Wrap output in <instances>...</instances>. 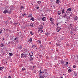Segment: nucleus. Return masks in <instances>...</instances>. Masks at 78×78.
Returning <instances> with one entry per match:
<instances>
[{"label": "nucleus", "mask_w": 78, "mask_h": 78, "mask_svg": "<svg viewBox=\"0 0 78 78\" xmlns=\"http://www.w3.org/2000/svg\"><path fill=\"white\" fill-rule=\"evenodd\" d=\"M71 11H72V8H69L67 9L66 13H67V14H70V13H71L70 12Z\"/></svg>", "instance_id": "obj_1"}, {"label": "nucleus", "mask_w": 78, "mask_h": 78, "mask_svg": "<svg viewBox=\"0 0 78 78\" xmlns=\"http://www.w3.org/2000/svg\"><path fill=\"white\" fill-rule=\"evenodd\" d=\"M33 17V15L31 14H29V15L27 16V18H29V19H31V17Z\"/></svg>", "instance_id": "obj_2"}, {"label": "nucleus", "mask_w": 78, "mask_h": 78, "mask_svg": "<svg viewBox=\"0 0 78 78\" xmlns=\"http://www.w3.org/2000/svg\"><path fill=\"white\" fill-rule=\"evenodd\" d=\"M61 11H58L57 12V14L58 15H61V14H62Z\"/></svg>", "instance_id": "obj_3"}, {"label": "nucleus", "mask_w": 78, "mask_h": 78, "mask_svg": "<svg viewBox=\"0 0 78 78\" xmlns=\"http://www.w3.org/2000/svg\"><path fill=\"white\" fill-rule=\"evenodd\" d=\"M8 10L6 9H5V10L3 12V13L4 14H6L7 12L8 13Z\"/></svg>", "instance_id": "obj_4"}, {"label": "nucleus", "mask_w": 78, "mask_h": 78, "mask_svg": "<svg viewBox=\"0 0 78 78\" xmlns=\"http://www.w3.org/2000/svg\"><path fill=\"white\" fill-rule=\"evenodd\" d=\"M43 28V26L42 25H40L39 26V30H41Z\"/></svg>", "instance_id": "obj_5"}, {"label": "nucleus", "mask_w": 78, "mask_h": 78, "mask_svg": "<svg viewBox=\"0 0 78 78\" xmlns=\"http://www.w3.org/2000/svg\"><path fill=\"white\" fill-rule=\"evenodd\" d=\"M39 76L41 78H44V77L42 76V74H41V73H40Z\"/></svg>", "instance_id": "obj_6"}, {"label": "nucleus", "mask_w": 78, "mask_h": 78, "mask_svg": "<svg viewBox=\"0 0 78 78\" xmlns=\"http://www.w3.org/2000/svg\"><path fill=\"white\" fill-rule=\"evenodd\" d=\"M30 26H31V27H34V24L33 23H31L30 25Z\"/></svg>", "instance_id": "obj_7"}, {"label": "nucleus", "mask_w": 78, "mask_h": 78, "mask_svg": "<svg viewBox=\"0 0 78 78\" xmlns=\"http://www.w3.org/2000/svg\"><path fill=\"white\" fill-rule=\"evenodd\" d=\"M59 2H60V1L59 0H57L56 1V3H57V4H59Z\"/></svg>", "instance_id": "obj_8"}, {"label": "nucleus", "mask_w": 78, "mask_h": 78, "mask_svg": "<svg viewBox=\"0 0 78 78\" xmlns=\"http://www.w3.org/2000/svg\"><path fill=\"white\" fill-rule=\"evenodd\" d=\"M30 56V57H31V56H33V53L31 52V53L29 54Z\"/></svg>", "instance_id": "obj_9"}, {"label": "nucleus", "mask_w": 78, "mask_h": 78, "mask_svg": "<svg viewBox=\"0 0 78 78\" xmlns=\"http://www.w3.org/2000/svg\"><path fill=\"white\" fill-rule=\"evenodd\" d=\"M38 33H39L40 32V33H42L43 32V30H42V29H39V30L38 31Z\"/></svg>", "instance_id": "obj_10"}, {"label": "nucleus", "mask_w": 78, "mask_h": 78, "mask_svg": "<svg viewBox=\"0 0 78 78\" xmlns=\"http://www.w3.org/2000/svg\"><path fill=\"white\" fill-rule=\"evenodd\" d=\"M60 62L62 64H64L65 62L63 60H61L60 61Z\"/></svg>", "instance_id": "obj_11"}, {"label": "nucleus", "mask_w": 78, "mask_h": 78, "mask_svg": "<svg viewBox=\"0 0 78 78\" xmlns=\"http://www.w3.org/2000/svg\"><path fill=\"white\" fill-rule=\"evenodd\" d=\"M42 20L43 21H45L46 20V18L45 17H44L42 19Z\"/></svg>", "instance_id": "obj_12"}, {"label": "nucleus", "mask_w": 78, "mask_h": 78, "mask_svg": "<svg viewBox=\"0 0 78 78\" xmlns=\"http://www.w3.org/2000/svg\"><path fill=\"white\" fill-rule=\"evenodd\" d=\"M40 72L41 73H44V70H43L42 69H41L40 71Z\"/></svg>", "instance_id": "obj_13"}, {"label": "nucleus", "mask_w": 78, "mask_h": 78, "mask_svg": "<svg viewBox=\"0 0 78 78\" xmlns=\"http://www.w3.org/2000/svg\"><path fill=\"white\" fill-rule=\"evenodd\" d=\"M78 17H77V16H76L74 18V20H78Z\"/></svg>", "instance_id": "obj_14"}, {"label": "nucleus", "mask_w": 78, "mask_h": 78, "mask_svg": "<svg viewBox=\"0 0 78 78\" xmlns=\"http://www.w3.org/2000/svg\"><path fill=\"white\" fill-rule=\"evenodd\" d=\"M73 24H70L69 27H70L71 28H73Z\"/></svg>", "instance_id": "obj_15"}, {"label": "nucleus", "mask_w": 78, "mask_h": 78, "mask_svg": "<svg viewBox=\"0 0 78 78\" xmlns=\"http://www.w3.org/2000/svg\"><path fill=\"white\" fill-rule=\"evenodd\" d=\"M23 55H24V54L22 53L21 55V58H23Z\"/></svg>", "instance_id": "obj_16"}, {"label": "nucleus", "mask_w": 78, "mask_h": 78, "mask_svg": "<svg viewBox=\"0 0 78 78\" xmlns=\"http://www.w3.org/2000/svg\"><path fill=\"white\" fill-rule=\"evenodd\" d=\"M29 59H30V61H33V57H30L29 58Z\"/></svg>", "instance_id": "obj_17"}, {"label": "nucleus", "mask_w": 78, "mask_h": 78, "mask_svg": "<svg viewBox=\"0 0 78 78\" xmlns=\"http://www.w3.org/2000/svg\"><path fill=\"white\" fill-rule=\"evenodd\" d=\"M62 14H64V13H65V10L64 9H63L62 11Z\"/></svg>", "instance_id": "obj_18"}, {"label": "nucleus", "mask_w": 78, "mask_h": 78, "mask_svg": "<svg viewBox=\"0 0 78 78\" xmlns=\"http://www.w3.org/2000/svg\"><path fill=\"white\" fill-rule=\"evenodd\" d=\"M60 30H61V29H56V31L58 33V32H59V31H60Z\"/></svg>", "instance_id": "obj_19"}, {"label": "nucleus", "mask_w": 78, "mask_h": 78, "mask_svg": "<svg viewBox=\"0 0 78 78\" xmlns=\"http://www.w3.org/2000/svg\"><path fill=\"white\" fill-rule=\"evenodd\" d=\"M8 13L9 14H11V10H10L9 11L8 10Z\"/></svg>", "instance_id": "obj_20"}, {"label": "nucleus", "mask_w": 78, "mask_h": 78, "mask_svg": "<svg viewBox=\"0 0 78 78\" xmlns=\"http://www.w3.org/2000/svg\"><path fill=\"white\" fill-rule=\"evenodd\" d=\"M27 15V14L26 13H23L22 14V16H23V17H25V16Z\"/></svg>", "instance_id": "obj_21"}, {"label": "nucleus", "mask_w": 78, "mask_h": 78, "mask_svg": "<svg viewBox=\"0 0 78 78\" xmlns=\"http://www.w3.org/2000/svg\"><path fill=\"white\" fill-rule=\"evenodd\" d=\"M45 34L46 35H49V34H50V33H45Z\"/></svg>", "instance_id": "obj_22"}, {"label": "nucleus", "mask_w": 78, "mask_h": 78, "mask_svg": "<svg viewBox=\"0 0 78 78\" xmlns=\"http://www.w3.org/2000/svg\"><path fill=\"white\" fill-rule=\"evenodd\" d=\"M44 73H47V70L46 69H45L44 70Z\"/></svg>", "instance_id": "obj_23"}, {"label": "nucleus", "mask_w": 78, "mask_h": 78, "mask_svg": "<svg viewBox=\"0 0 78 78\" xmlns=\"http://www.w3.org/2000/svg\"><path fill=\"white\" fill-rule=\"evenodd\" d=\"M37 3L38 4H40V3H41V1H38L37 2Z\"/></svg>", "instance_id": "obj_24"}, {"label": "nucleus", "mask_w": 78, "mask_h": 78, "mask_svg": "<svg viewBox=\"0 0 78 78\" xmlns=\"http://www.w3.org/2000/svg\"><path fill=\"white\" fill-rule=\"evenodd\" d=\"M12 55H13L12 53H10L9 54V56H12Z\"/></svg>", "instance_id": "obj_25"}, {"label": "nucleus", "mask_w": 78, "mask_h": 78, "mask_svg": "<svg viewBox=\"0 0 78 78\" xmlns=\"http://www.w3.org/2000/svg\"><path fill=\"white\" fill-rule=\"evenodd\" d=\"M44 75H46V76H48V73H47H47H44Z\"/></svg>", "instance_id": "obj_26"}, {"label": "nucleus", "mask_w": 78, "mask_h": 78, "mask_svg": "<svg viewBox=\"0 0 78 78\" xmlns=\"http://www.w3.org/2000/svg\"><path fill=\"white\" fill-rule=\"evenodd\" d=\"M31 20L32 21H34V18L33 17L31 18Z\"/></svg>", "instance_id": "obj_27"}, {"label": "nucleus", "mask_w": 78, "mask_h": 78, "mask_svg": "<svg viewBox=\"0 0 78 78\" xmlns=\"http://www.w3.org/2000/svg\"><path fill=\"white\" fill-rule=\"evenodd\" d=\"M27 54H24L23 55V57H24V58H26V56H27Z\"/></svg>", "instance_id": "obj_28"}, {"label": "nucleus", "mask_w": 78, "mask_h": 78, "mask_svg": "<svg viewBox=\"0 0 78 78\" xmlns=\"http://www.w3.org/2000/svg\"><path fill=\"white\" fill-rule=\"evenodd\" d=\"M56 45L57 46H59L60 44L59 43H56Z\"/></svg>", "instance_id": "obj_29"}, {"label": "nucleus", "mask_w": 78, "mask_h": 78, "mask_svg": "<svg viewBox=\"0 0 78 78\" xmlns=\"http://www.w3.org/2000/svg\"><path fill=\"white\" fill-rule=\"evenodd\" d=\"M26 70V69L25 68H22V70L23 71H24V70Z\"/></svg>", "instance_id": "obj_30"}, {"label": "nucleus", "mask_w": 78, "mask_h": 78, "mask_svg": "<svg viewBox=\"0 0 78 78\" xmlns=\"http://www.w3.org/2000/svg\"><path fill=\"white\" fill-rule=\"evenodd\" d=\"M50 21H51V22H53V19L51 18L50 19Z\"/></svg>", "instance_id": "obj_31"}, {"label": "nucleus", "mask_w": 78, "mask_h": 78, "mask_svg": "<svg viewBox=\"0 0 78 78\" xmlns=\"http://www.w3.org/2000/svg\"><path fill=\"white\" fill-rule=\"evenodd\" d=\"M74 75H75L76 76H77V73H75L74 74Z\"/></svg>", "instance_id": "obj_32"}, {"label": "nucleus", "mask_w": 78, "mask_h": 78, "mask_svg": "<svg viewBox=\"0 0 78 78\" xmlns=\"http://www.w3.org/2000/svg\"><path fill=\"white\" fill-rule=\"evenodd\" d=\"M18 48H19L20 49H21L22 48V46H19L18 47Z\"/></svg>", "instance_id": "obj_33"}, {"label": "nucleus", "mask_w": 78, "mask_h": 78, "mask_svg": "<svg viewBox=\"0 0 78 78\" xmlns=\"http://www.w3.org/2000/svg\"><path fill=\"white\" fill-rule=\"evenodd\" d=\"M71 71V70H70V69H69L68 70V72L69 73H70Z\"/></svg>", "instance_id": "obj_34"}, {"label": "nucleus", "mask_w": 78, "mask_h": 78, "mask_svg": "<svg viewBox=\"0 0 78 78\" xmlns=\"http://www.w3.org/2000/svg\"><path fill=\"white\" fill-rule=\"evenodd\" d=\"M74 31H76V27L74 28Z\"/></svg>", "instance_id": "obj_35"}, {"label": "nucleus", "mask_w": 78, "mask_h": 78, "mask_svg": "<svg viewBox=\"0 0 78 78\" xmlns=\"http://www.w3.org/2000/svg\"><path fill=\"white\" fill-rule=\"evenodd\" d=\"M66 16H67V15H66V14H65L64 15V16H63V17L64 18H65L66 17Z\"/></svg>", "instance_id": "obj_36"}, {"label": "nucleus", "mask_w": 78, "mask_h": 78, "mask_svg": "<svg viewBox=\"0 0 78 78\" xmlns=\"http://www.w3.org/2000/svg\"><path fill=\"white\" fill-rule=\"evenodd\" d=\"M2 69H3V68L1 67L0 68V71H1V70H2Z\"/></svg>", "instance_id": "obj_37"}, {"label": "nucleus", "mask_w": 78, "mask_h": 78, "mask_svg": "<svg viewBox=\"0 0 78 78\" xmlns=\"http://www.w3.org/2000/svg\"><path fill=\"white\" fill-rule=\"evenodd\" d=\"M14 24L15 25V26H16V25H17V23H14V24H12V25H14Z\"/></svg>", "instance_id": "obj_38"}, {"label": "nucleus", "mask_w": 78, "mask_h": 78, "mask_svg": "<svg viewBox=\"0 0 78 78\" xmlns=\"http://www.w3.org/2000/svg\"><path fill=\"white\" fill-rule=\"evenodd\" d=\"M30 33L32 35H33V33L32 31H30Z\"/></svg>", "instance_id": "obj_39"}, {"label": "nucleus", "mask_w": 78, "mask_h": 78, "mask_svg": "<svg viewBox=\"0 0 78 78\" xmlns=\"http://www.w3.org/2000/svg\"><path fill=\"white\" fill-rule=\"evenodd\" d=\"M69 64V62H66L65 63V65H67V64Z\"/></svg>", "instance_id": "obj_40"}, {"label": "nucleus", "mask_w": 78, "mask_h": 78, "mask_svg": "<svg viewBox=\"0 0 78 78\" xmlns=\"http://www.w3.org/2000/svg\"><path fill=\"white\" fill-rule=\"evenodd\" d=\"M29 41L31 42V41H32V38H30L29 39Z\"/></svg>", "instance_id": "obj_41"}, {"label": "nucleus", "mask_w": 78, "mask_h": 78, "mask_svg": "<svg viewBox=\"0 0 78 78\" xmlns=\"http://www.w3.org/2000/svg\"><path fill=\"white\" fill-rule=\"evenodd\" d=\"M32 48H35V47H34V46L33 45L32 47Z\"/></svg>", "instance_id": "obj_42"}, {"label": "nucleus", "mask_w": 78, "mask_h": 78, "mask_svg": "<svg viewBox=\"0 0 78 78\" xmlns=\"http://www.w3.org/2000/svg\"><path fill=\"white\" fill-rule=\"evenodd\" d=\"M64 38V37H62V38H61V40H63V39Z\"/></svg>", "instance_id": "obj_43"}, {"label": "nucleus", "mask_w": 78, "mask_h": 78, "mask_svg": "<svg viewBox=\"0 0 78 78\" xmlns=\"http://www.w3.org/2000/svg\"><path fill=\"white\" fill-rule=\"evenodd\" d=\"M2 30H1V29H0V34H1V33H2Z\"/></svg>", "instance_id": "obj_44"}, {"label": "nucleus", "mask_w": 78, "mask_h": 78, "mask_svg": "<svg viewBox=\"0 0 78 78\" xmlns=\"http://www.w3.org/2000/svg\"><path fill=\"white\" fill-rule=\"evenodd\" d=\"M55 22H53V21H51V23L52 24V25H53V24H54Z\"/></svg>", "instance_id": "obj_45"}, {"label": "nucleus", "mask_w": 78, "mask_h": 78, "mask_svg": "<svg viewBox=\"0 0 78 78\" xmlns=\"http://www.w3.org/2000/svg\"><path fill=\"white\" fill-rule=\"evenodd\" d=\"M23 6H22L21 7L20 9H23Z\"/></svg>", "instance_id": "obj_46"}, {"label": "nucleus", "mask_w": 78, "mask_h": 78, "mask_svg": "<svg viewBox=\"0 0 78 78\" xmlns=\"http://www.w3.org/2000/svg\"><path fill=\"white\" fill-rule=\"evenodd\" d=\"M8 78H12V77H11V76H9L8 77Z\"/></svg>", "instance_id": "obj_47"}, {"label": "nucleus", "mask_w": 78, "mask_h": 78, "mask_svg": "<svg viewBox=\"0 0 78 78\" xmlns=\"http://www.w3.org/2000/svg\"><path fill=\"white\" fill-rule=\"evenodd\" d=\"M1 45H2V46H4V44H3L2 43L1 44Z\"/></svg>", "instance_id": "obj_48"}, {"label": "nucleus", "mask_w": 78, "mask_h": 78, "mask_svg": "<svg viewBox=\"0 0 78 78\" xmlns=\"http://www.w3.org/2000/svg\"><path fill=\"white\" fill-rule=\"evenodd\" d=\"M39 7H37V9H39Z\"/></svg>", "instance_id": "obj_49"}, {"label": "nucleus", "mask_w": 78, "mask_h": 78, "mask_svg": "<svg viewBox=\"0 0 78 78\" xmlns=\"http://www.w3.org/2000/svg\"><path fill=\"white\" fill-rule=\"evenodd\" d=\"M73 67L74 68H75L76 66H75V65H74V66H73Z\"/></svg>", "instance_id": "obj_50"}, {"label": "nucleus", "mask_w": 78, "mask_h": 78, "mask_svg": "<svg viewBox=\"0 0 78 78\" xmlns=\"http://www.w3.org/2000/svg\"><path fill=\"white\" fill-rule=\"evenodd\" d=\"M16 39H17V37L15 38L14 39V41H16Z\"/></svg>", "instance_id": "obj_51"}, {"label": "nucleus", "mask_w": 78, "mask_h": 78, "mask_svg": "<svg viewBox=\"0 0 78 78\" xmlns=\"http://www.w3.org/2000/svg\"><path fill=\"white\" fill-rule=\"evenodd\" d=\"M20 18H22V16H20Z\"/></svg>", "instance_id": "obj_52"}, {"label": "nucleus", "mask_w": 78, "mask_h": 78, "mask_svg": "<svg viewBox=\"0 0 78 78\" xmlns=\"http://www.w3.org/2000/svg\"><path fill=\"white\" fill-rule=\"evenodd\" d=\"M34 73H36V71H34Z\"/></svg>", "instance_id": "obj_53"}, {"label": "nucleus", "mask_w": 78, "mask_h": 78, "mask_svg": "<svg viewBox=\"0 0 78 78\" xmlns=\"http://www.w3.org/2000/svg\"><path fill=\"white\" fill-rule=\"evenodd\" d=\"M51 43L49 42V44H50V45H51Z\"/></svg>", "instance_id": "obj_54"}, {"label": "nucleus", "mask_w": 78, "mask_h": 78, "mask_svg": "<svg viewBox=\"0 0 78 78\" xmlns=\"http://www.w3.org/2000/svg\"><path fill=\"white\" fill-rule=\"evenodd\" d=\"M73 33V32H72V31H71V33H70V34H72Z\"/></svg>", "instance_id": "obj_55"}, {"label": "nucleus", "mask_w": 78, "mask_h": 78, "mask_svg": "<svg viewBox=\"0 0 78 78\" xmlns=\"http://www.w3.org/2000/svg\"><path fill=\"white\" fill-rule=\"evenodd\" d=\"M76 58H77V59H78V55H77V56H76Z\"/></svg>", "instance_id": "obj_56"}, {"label": "nucleus", "mask_w": 78, "mask_h": 78, "mask_svg": "<svg viewBox=\"0 0 78 78\" xmlns=\"http://www.w3.org/2000/svg\"><path fill=\"white\" fill-rule=\"evenodd\" d=\"M58 28H59V27H58V26H57V29H58Z\"/></svg>", "instance_id": "obj_57"}, {"label": "nucleus", "mask_w": 78, "mask_h": 78, "mask_svg": "<svg viewBox=\"0 0 78 78\" xmlns=\"http://www.w3.org/2000/svg\"><path fill=\"white\" fill-rule=\"evenodd\" d=\"M55 34V33H53L52 34Z\"/></svg>", "instance_id": "obj_58"}, {"label": "nucleus", "mask_w": 78, "mask_h": 78, "mask_svg": "<svg viewBox=\"0 0 78 78\" xmlns=\"http://www.w3.org/2000/svg\"><path fill=\"white\" fill-rule=\"evenodd\" d=\"M41 16H44V15L43 14H42L41 15Z\"/></svg>", "instance_id": "obj_59"}, {"label": "nucleus", "mask_w": 78, "mask_h": 78, "mask_svg": "<svg viewBox=\"0 0 78 78\" xmlns=\"http://www.w3.org/2000/svg\"><path fill=\"white\" fill-rule=\"evenodd\" d=\"M60 78H63V77H62V76H60Z\"/></svg>", "instance_id": "obj_60"}, {"label": "nucleus", "mask_w": 78, "mask_h": 78, "mask_svg": "<svg viewBox=\"0 0 78 78\" xmlns=\"http://www.w3.org/2000/svg\"><path fill=\"white\" fill-rule=\"evenodd\" d=\"M39 41V42H40V44H41V42L39 41Z\"/></svg>", "instance_id": "obj_61"}, {"label": "nucleus", "mask_w": 78, "mask_h": 78, "mask_svg": "<svg viewBox=\"0 0 78 78\" xmlns=\"http://www.w3.org/2000/svg\"><path fill=\"white\" fill-rule=\"evenodd\" d=\"M3 40H5V39L4 38H3Z\"/></svg>", "instance_id": "obj_62"}, {"label": "nucleus", "mask_w": 78, "mask_h": 78, "mask_svg": "<svg viewBox=\"0 0 78 78\" xmlns=\"http://www.w3.org/2000/svg\"><path fill=\"white\" fill-rule=\"evenodd\" d=\"M38 19H39V20H41V18H39Z\"/></svg>", "instance_id": "obj_63"}, {"label": "nucleus", "mask_w": 78, "mask_h": 78, "mask_svg": "<svg viewBox=\"0 0 78 78\" xmlns=\"http://www.w3.org/2000/svg\"><path fill=\"white\" fill-rule=\"evenodd\" d=\"M45 25V24H44V23H43V25Z\"/></svg>", "instance_id": "obj_64"}]
</instances>
